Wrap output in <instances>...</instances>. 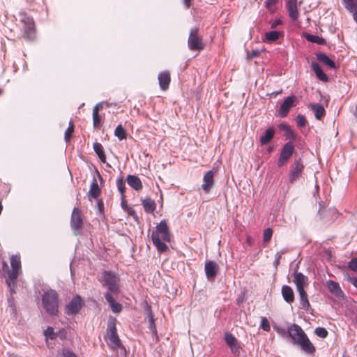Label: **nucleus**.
Returning <instances> with one entry per match:
<instances>
[{
	"instance_id": "nucleus-1",
	"label": "nucleus",
	"mask_w": 357,
	"mask_h": 357,
	"mask_svg": "<svg viewBox=\"0 0 357 357\" xmlns=\"http://www.w3.org/2000/svg\"><path fill=\"white\" fill-rule=\"evenodd\" d=\"M151 240L159 252H165L168 250L166 243L170 242L171 233L165 220H161L152 231Z\"/></svg>"
},
{
	"instance_id": "nucleus-2",
	"label": "nucleus",
	"mask_w": 357,
	"mask_h": 357,
	"mask_svg": "<svg viewBox=\"0 0 357 357\" xmlns=\"http://www.w3.org/2000/svg\"><path fill=\"white\" fill-rule=\"evenodd\" d=\"M287 333L293 343L299 345L305 352L313 354L315 351V347L299 326L295 324H292L288 327Z\"/></svg>"
},
{
	"instance_id": "nucleus-3",
	"label": "nucleus",
	"mask_w": 357,
	"mask_h": 357,
	"mask_svg": "<svg viewBox=\"0 0 357 357\" xmlns=\"http://www.w3.org/2000/svg\"><path fill=\"white\" fill-rule=\"evenodd\" d=\"M11 269L8 271V278L6 282L11 294L16 292L17 280L20 275L21 270V257L20 255H13L10 257Z\"/></svg>"
},
{
	"instance_id": "nucleus-4",
	"label": "nucleus",
	"mask_w": 357,
	"mask_h": 357,
	"mask_svg": "<svg viewBox=\"0 0 357 357\" xmlns=\"http://www.w3.org/2000/svg\"><path fill=\"white\" fill-rule=\"evenodd\" d=\"M116 322L117 320L116 318H109L107 322L106 334L105 335L107 344L112 350H117L118 349L123 347L117 333Z\"/></svg>"
},
{
	"instance_id": "nucleus-5",
	"label": "nucleus",
	"mask_w": 357,
	"mask_h": 357,
	"mask_svg": "<svg viewBox=\"0 0 357 357\" xmlns=\"http://www.w3.org/2000/svg\"><path fill=\"white\" fill-rule=\"evenodd\" d=\"M42 305L46 312L52 317L57 316L59 312V295L54 290L45 291L42 296Z\"/></svg>"
},
{
	"instance_id": "nucleus-6",
	"label": "nucleus",
	"mask_w": 357,
	"mask_h": 357,
	"mask_svg": "<svg viewBox=\"0 0 357 357\" xmlns=\"http://www.w3.org/2000/svg\"><path fill=\"white\" fill-rule=\"evenodd\" d=\"M99 281L102 286L106 287L107 291L106 293H111L114 296H118L120 292V279L113 272L104 271L101 273Z\"/></svg>"
},
{
	"instance_id": "nucleus-7",
	"label": "nucleus",
	"mask_w": 357,
	"mask_h": 357,
	"mask_svg": "<svg viewBox=\"0 0 357 357\" xmlns=\"http://www.w3.org/2000/svg\"><path fill=\"white\" fill-rule=\"evenodd\" d=\"M188 46L191 51L201 52L205 47L203 37L199 34V27H193L190 29L188 39Z\"/></svg>"
},
{
	"instance_id": "nucleus-8",
	"label": "nucleus",
	"mask_w": 357,
	"mask_h": 357,
	"mask_svg": "<svg viewBox=\"0 0 357 357\" xmlns=\"http://www.w3.org/2000/svg\"><path fill=\"white\" fill-rule=\"evenodd\" d=\"M22 24V37L26 40H31L34 36L35 24L33 20L28 16H24L21 19Z\"/></svg>"
},
{
	"instance_id": "nucleus-9",
	"label": "nucleus",
	"mask_w": 357,
	"mask_h": 357,
	"mask_svg": "<svg viewBox=\"0 0 357 357\" xmlns=\"http://www.w3.org/2000/svg\"><path fill=\"white\" fill-rule=\"evenodd\" d=\"M305 166L301 158L295 160L291 165L289 179L291 183H294L302 174Z\"/></svg>"
},
{
	"instance_id": "nucleus-10",
	"label": "nucleus",
	"mask_w": 357,
	"mask_h": 357,
	"mask_svg": "<svg viewBox=\"0 0 357 357\" xmlns=\"http://www.w3.org/2000/svg\"><path fill=\"white\" fill-rule=\"evenodd\" d=\"M82 305L83 303L81 297L77 295L66 305L64 309L65 313L68 315L77 314L81 310Z\"/></svg>"
},
{
	"instance_id": "nucleus-11",
	"label": "nucleus",
	"mask_w": 357,
	"mask_h": 357,
	"mask_svg": "<svg viewBox=\"0 0 357 357\" xmlns=\"http://www.w3.org/2000/svg\"><path fill=\"white\" fill-rule=\"evenodd\" d=\"M294 151V146L291 142H287L283 146L278 161V166L279 167H282L289 160Z\"/></svg>"
},
{
	"instance_id": "nucleus-12",
	"label": "nucleus",
	"mask_w": 357,
	"mask_h": 357,
	"mask_svg": "<svg viewBox=\"0 0 357 357\" xmlns=\"http://www.w3.org/2000/svg\"><path fill=\"white\" fill-rule=\"evenodd\" d=\"M70 226L75 231L80 230L83 226L82 212L78 208H74L73 210L70 218Z\"/></svg>"
},
{
	"instance_id": "nucleus-13",
	"label": "nucleus",
	"mask_w": 357,
	"mask_h": 357,
	"mask_svg": "<svg viewBox=\"0 0 357 357\" xmlns=\"http://www.w3.org/2000/svg\"><path fill=\"white\" fill-rule=\"evenodd\" d=\"M296 100L297 98L295 96H291L286 98L280 106L279 111L280 116L281 117H286L288 115L290 109L295 106Z\"/></svg>"
},
{
	"instance_id": "nucleus-14",
	"label": "nucleus",
	"mask_w": 357,
	"mask_h": 357,
	"mask_svg": "<svg viewBox=\"0 0 357 357\" xmlns=\"http://www.w3.org/2000/svg\"><path fill=\"white\" fill-rule=\"evenodd\" d=\"M204 271L207 279L213 280L219 271V266L214 261H208L205 264Z\"/></svg>"
},
{
	"instance_id": "nucleus-15",
	"label": "nucleus",
	"mask_w": 357,
	"mask_h": 357,
	"mask_svg": "<svg viewBox=\"0 0 357 357\" xmlns=\"http://www.w3.org/2000/svg\"><path fill=\"white\" fill-rule=\"evenodd\" d=\"M226 343L231 349V352L235 356H239L241 347H240L237 339L231 333H226L225 337Z\"/></svg>"
},
{
	"instance_id": "nucleus-16",
	"label": "nucleus",
	"mask_w": 357,
	"mask_h": 357,
	"mask_svg": "<svg viewBox=\"0 0 357 357\" xmlns=\"http://www.w3.org/2000/svg\"><path fill=\"white\" fill-rule=\"evenodd\" d=\"M293 277V281L296 284V290L305 289V287L308 285V278L303 273L295 271Z\"/></svg>"
},
{
	"instance_id": "nucleus-17",
	"label": "nucleus",
	"mask_w": 357,
	"mask_h": 357,
	"mask_svg": "<svg viewBox=\"0 0 357 357\" xmlns=\"http://www.w3.org/2000/svg\"><path fill=\"white\" fill-rule=\"evenodd\" d=\"M285 3L289 17L294 21L297 20L299 17L297 0H285Z\"/></svg>"
},
{
	"instance_id": "nucleus-18",
	"label": "nucleus",
	"mask_w": 357,
	"mask_h": 357,
	"mask_svg": "<svg viewBox=\"0 0 357 357\" xmlns=\"http://www.w3.org/2000/svg\"><path fill=\"white\" fill-rule=\"evenodd\" d=\"M158 82L160 88L162 91H166L169 89L171 82V75L169 71L165 70L158 74Z\"/></svg>"
},
{
	"instance_id": "nucleus-19",
	"label": "nucleus",
	"mask_w": 357,
	"mask_h": 357,
	"mask_svg": "<svg viewBox=\"0 0 357 357\" xmlns=\"http://www.w3.org/2000/svg\"><path fill=\"white\" fill-rule=\"evenodd\" d=\"M214 184V173L213 171H208L204 176L203 184L202 185L203 190L208 193Z\"/></svg>"
},
{
	"instance_id": "nucleus-20",
	"label": "nucleus",
	"mask_w": 357,
	"mask_h": 357,
	"mask_svg": "<svg viewBox=\"0 0 357 357\" xmlns=\"http://www.w3.org/2000/svg\"><path fill=\"white\" fill-rule=\"evenodd\" d=\"M114 294H111V293H105V298L107 302L109 303V307L113 312L119 313L121 312L123 307L121 304L118 302H116L114 298Z\"/></svg>"
},
{
	"instance_id": "nucleus-21",
	"label": "nucleus",
	"mask_w": 357,
	"mask_h": 357,
	"mask_svg": "<svg viewBox=\"0 0 357 357\" xmlns=\"http://www.w3.org/2000/svg\"><path fill=\"white\" fill-rule=\"evenodd\" d=\"M344 8L352 14L354 21L357 23V0H342Z\"/></svg>"
},
{
	"instance_id": "nucleus-22",
	"label": "nucleus",
	"mask_w": 357,
	"mask_h": 357,
	"mask_svg": "<svg viewBox=\"0 0 357 357\" xmlns=\"http://www.w3.org/2000/svg\"><path fill=\"white\" fill-rule=\"evenodd\" d=\"M128 184L134 190L139 191L143 188L140 178L135 175H128L127 176Z\"/></svg>"
},
{
	"instance_id": "nucleus-23",
	"label": "nucleus",
	"mask_w": 357,
	"mask_h": 357,
	"mask_svg": "<svg viewBox=\"0 0 357 357\" xmlns=\"http://www.w3.org/2000/svg\"><path fill=\"white\" fill-rule=\"evenodd\" d=\"M326 286L330 292L336 296L340 297L343 295V291L337 282L329 280L326 282Z\"/></svg>"
},
{
	"instance_id": "nucleus-24",
	"label": "nucleus",
	"mask_w": 357,
	"mask_h": 357,
	"mask_svg": "<svg viewBox=\"0 0 357 357\" xmlns=\"http://www.w3.org/2000/svg\"><path fill=\"white\" fill-rule=\"evenodd\" d=\"M282 295L287 303H291L294 301V293L291 287L284 285L282 287Z\"/></svg>"
},
{
	"instance_id": "nucleus-25",
	"label": "nucleus",
	"mask_w": 357,
	"mask_h": 357,
	"mask_svg": "<svg viewBox=\"0 0 357 357\" xmlns=\"http://www.w3.org/2000/svg\"><path fill=\"white\" fill-rule=\"evenodd\" d=\"M310 108L314 112L315 118L317 120H321L322 118L326 115V110L323 105L317 103H313L310 105Z\"/></svg>"
},
{
	"instance_id": "nucleus-26",
	"label": "nucleus",
	"mask_w": 357,
	"mask_h": 357,
	"mask_svg": "<svg viewBox=\"0 0 357 357\" xmlns=\"http://www.w3.org/2000/svg\"><path fill=\"white\" fill-rule=\"evenodd\" d=\"M101 190L98 186V182L96 179H93L90 186V190L88 193L89 199L91 198L97 199L100 195Z\"/></svg>"
},
{
	"instance_id": "nucleus-27",
	"label": "nucleus",
	"mask_w": 357,
	"mask_h": 357,
	"mask_svg": "<svg viewBox=\"0 0 357 357\" xmlns=\"http://www.w3.org/2000/svg\"><path fill=\"white\" fill-rule=\"evenodd\" d=\"M142 204L144 211L148 213H153L156 208V204L151 198H146L142 200Z\"/></svg>"
},
{
	"instance_id": "nucleus-28",
	"label": "nucleus",
	"mask_w": 357,
	"mask_h": 357,
	"mask_svg": "<svg viewBox=\"0 0 357 357\" xmlns=\"http://www.w3.org/2000/svg\"><path fill=\"white\" fill-rule=\"evenodd\" d=\"M102 104L98 103L93 109V123L95 128H98L101 122L99 111L102 109Z\"/></svg>"
},
{
	"instance_id": "nucleus-29",
	"label": "nucleus",
	"mask_w": 357,
	"mask_h": 357,
	"mask_svg": "<svg viewBox=\"0 0 357 357\" xmlns=\"http://www.w3.org/2000/svg\"><path fill=\"white\" fill-rule=\"evenodd\" d=\"M317 59L320 61L328 66L331 68L335 69V63L326 54L320 52L317 54Z\"/></svg>"
},
{
	"instance_id": "nucleus-30",
	"label": "nucleus",
	"mask_w": 357,
	"mask_h": 357,
	"mask_svg": "<svg viewBox=\"0 0 357 357\" xmlns=\"http://www.w3.org/2000/svg\"><path fill=\"white\" fill-rule=\"evenodd\" d=\"M312 68L319 79L323 82H328V78L327 75L323 72L320 66L318 63L312 62Z\"/></svg>"
},
{
	"instance_id": "nucleus-31",
	"label": "nucleus",
	"mask_w": 357,
	"mask_h": 357,
	"mask_svg": "<svg viewBox=\"0 0 357 357\" xmlns=\"http://www.w3.org/2000/svg\"><path fill=\"white\" fill-rule=\"evenodd\" d=\"M300 296L301 307L305 310H308L310 307V304L308 301L307 294L305 289L297 290Z\"/></svg>"
},
{
	"instance_id": "nucleus-32",
	"label": "nucleus",
	"mask_w": 357,
	"mask_h": 357,
	"mask_svg": "<svg viewBox=\"0 0 357 357\" xmlns=\"http://www.w3.org/2000/svg\"><path fill=\"white\" fill-rule=\"evenodd\" d=\"M275 130L272 128H268L265 134L260 137L259 142L261 144H267L274 137Z\"/></svg>"
},
{
	"instance_id": "nucleus-33",
	"label": "nucleus",
	"mask_w": 357,
	"mask_h": 357,
	"mask_svg": "<svg viewBox=\"0 0 357 357\" xmlns=\"http://www.w3.org/2000/svg\"><path fill=\"white\" fill-rule=\"evenodd\" d=\"M93 150L102 162H106V156L104 153L103 146L99 142H95L93 146Z\"/></svg>"
},
{
	"instance_id": "nucleus-34",
	"label": "nucleus",
	"mask_w": 357,
	"mask_h": 357,
	"mask_svg": "<svg viewBox=\"0 0 357 357\" xmlns=\"http://www.w3.org/2000/svg\"><path fill=\"white\" fill-rule=\"evenodd\" d=\"M283 33L278 31H271L265 33V40L268 43H273L279 39L280 37L282 36Z\"/></svg>"
},
{
	"instance_id": "nucleus-35",
	"label": "nucleus",
	"mask_w": 357,
	"mask_h": 357,
	"mask_svg": "<svg viewBox=\"0 0 357 357\" xmlns=\"http://www.w3.org/2000/svg\"><path fill=\"white\" fill-rule=\"evenodd\" d=\"M305 38L307 41L316 43L318 45H324L326 43V40L324 38L319 37L318 36L307 34L305 36Z\"/></svg>"
},
{
	"instance_id": "nucleus-36",
	"label": "nucleus",
	"mask_w": 357,
	"mask_h": 357,
	"mask_svg": "<svg viewBox=\"0 0 357 357\" xmlns=\"http://www.w3.org/2000/svg\"><path fill=\"white\" fill-rule=\"evenodd\" d=\"M114 135L119 139L123 140L126 139L127 137V132L126 130L123 128L122 125H119L115 130H114Z\"/></svg>"
},
{
	"instance_id": "nucleus-37",
	"label": "nucleus",
	"mask_w": 357,
	"mask_h": 357,
	"mask_svg": "<svg viewBox=\"0 0 357 357\" xmlns=\"http://www.w3.org/2000/svg\"><path fill=\"white\" fill-rule=\"evenodd\" d=\"M273 236V229L271 228H267L264 231L263 234V242L266 244L269 243Z\"/></svg>"
},
{
	"instance_id": "nucleus-38",
	"label": "nucleus",
	"mask_w": 357,
	"mask_h": 357,
	"mask_svg": "<svg viewBox=\"0 0 357 357\" xmlns=\"http://www.w3.org/2000/svg\"><path fill=\"white\" fill-rule=\"evenodd\" d=\"M117 188L121 195V197H125L126 192V185L123 179L122 178H118L116 181Z\"/></svg>"
},
{
	"instance_id": "nucleus-39",
	"label": "nucleus",
	"mask_w": 357,
	"mask_h": 357,
	"mask_svg": "<svg viewBox=\"0 0 357 357\" xmlns=\"http://www.w3.org/2000/svg\"><path fill=\"white\" fill-rule=\"evenodd\" d=\"M125 207H126V209L124 211L127 212L128 214L129 215L132 216L134 220L138 223L139 221V217L137 216L135 211L132 207H130L128 205H125Z\"/></svg>"
},
{
	"instance_id": "nucleus-40",
	"label": "nucleus",
	"mask_w": 357,
	"mask_h": 357,
	"mask_svg": "<svg viewBox=\"0 0 357 357\" xmlns=\"http://www.w3.org/2000/svg\"><path fill=\"white\" fill-rule=\"evenodd\" d=\"M74 128H75L74 124L72 122H70L69 126L65 132L64 138L66 142H68L70 140V139L74 132Z\"/></svg>"
},
{
	"instance_id": "nucleus-41",
	"label": "nucleus",
	"mask_w": 357,
	"mask_h": 357,
	"mask_svg": "<svg viewBox=\"0 0 357 357\" xmlns=\"http://www.w3.org/2000/svg\"><path fill=\"white\" fill-rule=\"evenodd\" d=\"M315 334L321 337V338H325L327 337L328 335V331L325 328H322V327H318L315 329V331H314Z\"/></svg>"
},
{
	"instance_id": "nucleus-42",
	"label": "nucleus",
	"mask_w": 357,
	"mask_h": 357,
	"mask_svg": "<svg viewBox=\"0 0 357 357\" xmlns=\"http://www.w3.org/2000/svg\"><path fill=\"white\" fill-rule=\"evenodd\" d=\"M297 125L300 128H303L306 126L307 120L303 115L298 114L296 117Z\"/></svg>"
},
{
	"instance_id": "nucleus-43",
	"label": "nucleus",
	"mask_w": 357,
	"mask_h": 357,
	"mask_svg": "<svg viewBox=\"0 0 357 357\" xmlns=\"http://www.w3.org/2000/svg\"><path fill=\"white\" fill-rule=\"evenodd\" d=\"M260 326L265 331L268 332L271 330L270 324L266 317L261 318Z\"/></svg>"
},
{
	"instance_id": "nucleus-44",
	"label": "nucleus",
	"mask_w": 357,
	"mask_h": 357,
	"mask_svg": "<svg viewBox=\"0 0 357 357\" xmlns=\"http://www.w3.org/2000/svg\"><path fill=\"white\" fill-rule=\"evenodd\" d=\"M261 51L259 50H253L251 52H247V59L250 60L253 58L257 57L260 55Z\"/></svg>"
},
{
	"instance_id": "nucleus-45",
	"label": "nucleus",
	"mask_w": 357,
	"mask_h": 357,
	"mask_svg": "<svg viewBox=\"0 0 357 357\" xmlns=\"http://www.w3.org/2000/svg\"><path fill=\"white\" fill-rule=\"evenodd\" d=\"M349 269L354 272H357V257L353 258L348 264Z\"/></svg>"
},
{
	"instance_id": "nucleus-46",
	"label": "nucleus",
	"mask_w": 357,
	"mask_h": 357,
	"mask_svg": "<svg viewBox=\"0 0 357 357\" xmlns=\"http://www.w3.org/2000/svg\"><path fill=\"white\" fill-rule=\"evenodd\" d=\"M59 357H77L75 353L69 349H63Z\"/></svg>"
},
{
	"instance_id": "nucleus-47",
	"label": "nucleus",
	"mask_w": 357,
	"mask_h": 357,
	"mask_svg": "<svg viewBox=\"0 0 357 357\" xmlns=\"http://www.w3.org/2000/svg\"><path fill=\"white\" fill-rule=\"evenodd\" d=\"M280 128L285 130L287 132H291V135H292L291 137H294V131L291 129V128L289 126H287L286 124H281L280 126Z\"/></svg>"
},
{
	"instance_id": "nucleus-48",
	"label": "nucleus",
	"mask_w": 357,
	"mask_h": 357,
	"mask_svg": "<svg viewBox=\"0 0 357 357\" xmlns=\"http://www.w3.org/2000/svg\"><path fill=\"white\" fill-rule=\"evenodd\" d=\"M277 2V0H267L266 2V8L269 10L272 9V6H275Z\"/></svg>"
},
{
	"instance_id": "nucleus-49",
	"label": "nucleus",
	"mask_w": 357,
	"mask_h": 357,
	"mask_svg": "<svg viewBox=\"0 0 357 357\" xmlns=\"http://www.w3.org/2000/svg\"><path fill=\"white\" fill-rule=\"evenodd\" d=\"M347 279L350 283H351L354 286H355L357 288V278H352L347 275Z\"/></svg>"
},
{
	"instance_id": "nucleus-50",
	"label": "nucleus",
	"mask_w": 357,
	"mask_h": 357,
	"mask_svg": "<svg viewBox=\"0 0 357 357\" xmlns=\"http://www.w3.org/2000/svg\"><path fill=\"white\" fill-rule=\"evenodd\" d=\"M2 270L3 272H6L8 275V271H10L9 268V266L8 265V263L6 261H3L2 262Z\"/></svg>"
},
{
	"instance_id": "nucleus-51",
	"label": "nucleus",
	"mask_w": 357,
	"mask_h": 357,
	"mask_svg": "<svg viewBox=\"0 0 357 357\" xmlns=\"http://www.w3.org/2000/svg\"><path fill=\"white\" fill-rule=\"evenodd\" d=\"M45 334L50 337V339L55 338V336L53 333V329L51 328H49L47 331H46Z\"/></svg>"
},
{
	"instance_id": "nucleus-52",
	"label": "nucleus",
	"mask_w": 357,
	"mask_h": 357,
	"mask_svg": "<svg viewBox=\"0 0 357 357\" xmlns=\"http://www.w3.org/2000/svg\"><path fill=\"white\" fill-rule=\"evenodd\" d=\"M281 24V20H274L271 24V27L272 29H275V27H277L278 25L280 24Z\"/></svg>"
},
{
	"instance_id": "nucleus-53",
	"label": "nucleus",
	"mask_w": 357,
	"mask_h": 357,
	"mask_svg": "<svg viewBox=\"0 0 357 357\" xmlns=\"http://www.w3.org/2000/svg\"><path fill=\"white\" fill-rule=\"evenodd\" d=\"M275 260L274 261V265L277 267L280 264V260L281 258V255L279 253H277L275 255Z\"/></svg>"
},
{
	"instance_id": "nucleus-54",
	"label": "nucleus",
	"mask_w": 357,
	"mask_h": 357,
	"mask_svg": "<svg viewBox=\"0 0 357 357\" xmlns=\"http://www.w3.org/2000/svg\"><path fill=\"white\" fill-rule=\"evenodd\" d=\"M98 207L100 212H102L103 211L104 204H103V201L102 199H99L98 201Z\"/></svg>"
},
{
	"instance_id": "nucleus-55",
	"label": "nucleus",
	"mask_w": 357,
	"mask_h": 357,
	"mask_svg": "<svg viewBox=\"0 0 357 357\" xmlns=\"http://www.w3.org/2000/svg\"><path fill=\"white\" fill-rule=\"evenodd\" d=\"M125 205H128V204H127L126 201L125 199V197H122L121 207L123 209V211H125V209H126Z\"/></svg>"
},
{
	"instance_id": "nucleus-56",
	"label": "nucleus",
	"mask_w": 357,
	"mask_h": 357,
	"mask_svg": "<svg viewBox=\"0 0 357 357\" xmlns=\"http://www.w3.org/2000/svg\"><path fill=\"white\" fill-rule=\"evenodd\" d=\"M186 8H189L191 6V0H183Z\"/></svg>"
},
{
	"instance_id": "nucleus-57",
	"label": "nucleus",
	"mask_w": 357,
	"mask_h": 357,
	"mask_svg": "<svg viewBox=\"0 0 357 357\" xmlns=\"http://www.w3.org/2000/svg\"><path fill=\"white\" fill-rule=\"evenodd\" d=\"M287 132V133H286V135H287V137L288 138H290V139H295V137H296V136H295V135H294V137H291L292 135H291V132Z\"/></svg>"
},
{
	"instance_id": "nucleus-58",
	"label": "nucleus",
	"mask_w": 357,
	"mask_h": 357,
	"mask_svg": "<svg viewBox=\"0 0 357 357\" xmlns=\"http://www.w3.org/2000/svg\"><path fill=\"white\" fill-rule=\"evenodd\" d=\"M354 115L357 117V105L355 107V113Z\"/></svg>"
}]
</instances>
